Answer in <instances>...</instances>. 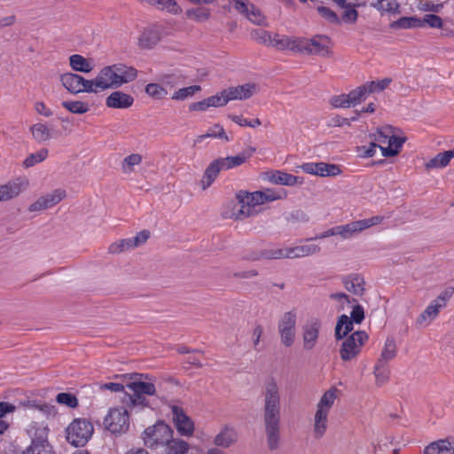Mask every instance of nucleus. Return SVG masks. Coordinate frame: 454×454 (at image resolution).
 <instances>
[{
	"label": "nucleus",
	"mask_w": 454,
	"mask_h": 454,
	"mask_svg": "<svg viewBox=\"0 0 454 454\" xmlns=\"http://www.w3.org/2000/svg\"><path fill=\"white\" fill-rule=\"evenodd\" d=\"M263 422L270 450L280 447V389L275 380H269L263 388Z\"/></svg>",
	"instance_id": "f257e3e1"
},
{
	"label": "nucleus",
	"mask_w": 454,
	"mask_h": 454,
	"mask_svg": "<svg viewBox=\"0 0 454 454\" xmlns=\"http://www.w3.org/2000/svg\"><path fill=\"white\" fill-rule=\"evenodd\" d=\"M137 71L135 67L122 63L106 66L100 69L92 80L93 93L109 89H117L136 79Z\"/></svg>",
	"instance_id": "f03ea898"
},
{
	"label": "nucleus",
	"mask_w": 454,
	"mask_h": 454,
	"mask_svg": "<svg viewBox=\"0 0 454 454\" xmlns=\"http://www.w3.org/2000/svg\"><path fill=\"white\" fill-rule=\"evenodd\" d=\"M94 433L93 424L87 419H74L66 428L67 441L75 447L84 446Z\"/></svg>",
	"instance_id": "7ed1b4c3"
},
{
	"label": "nucleus",
	"mask_w": 454,
	"mask_h": 454,
	"mask_svg": "<svg viewBox=\"0 0 454 454\" xmlns=\"http://www.w3.org/2000/svg\"><path fill=\"white\" fill-rule=\"evenodd\" d=\"M48 427L43 424L34 422L27 427V434L31 437V444L23 454H54L48 442Z\"/></svg>",
	"instance_id": "20e7f679"
},
{
	"label": "nucleus",
	"mask_w": 454,
	"mask_h": 454,
	"mask_svg": "<svg viewBox=\"0 0 454 454\" xmlns=\"http://www.w3.org/2000/svg\"><path fill=\"white\" fill-rule=\"evenodd\" d=\"M368 338V334L364 331H356L343 338L339 350L341 360L344 362L356 360Z\"/></svg>",
	"instance_id": "39448f33"
},
{
	"label": "nucleus",
	"mask_w": 454,
	"mask_h": 454,
	"mask_svg": "<svg viewBox=\"0 0 454 454\" xmlns=\"http://www.w3.org/2000/svg\"><path fill=\"white\" fill-rule=\"evenodd\" d=\"M172 437V429L163 422H158L153 427H147L143 434L145 444L158 452Z\"/></svg>",
	"instance_id": "423d86ee"
},
{
	"label": "nucleus",
	"mask_w": 454,
	"mask_h": 454,
	"mask_svg": "<svg viewBox=\"0 0 454 454\" xmlns=\"http://www.w3.org/2000/svg\"><path fill=\"white\" fill-rule=\"evenodd\" d=\"M143 379H147V375L140 374L138 379L127 384V387L133 392L129 396L131 409L146 407L148 401L144 395H153L155 394L154 385L152 382L143 380Z\"/></svg>",
	"instance_id": "0eeeda50"
},
{
	"label": "nucleus",
	"mask_w": 454,
	"mask_h": 454,
	"mask_svg": "<svg viewBox=\"0 0 454 454\" xmlns=\"http://www.w3.org/2000/svg\"><path fill=\"white\" fill-rule=\"evenodd\" d=\"M238 205H236L231 213V216L237 220H243L258 213L257 207L262 204L256 197L255 192L239 191L236 194Z\"/></svg>",
	"instance_id": "6e6552de"
},
{
	"label": "nucleus",
	"mask_w": 454,
	"mask_h": 454,
	"mask_svg": "<svg viewBox=\"0 0 454 454\" xmlns=\"http://www.w3.org/2000/svg\"><path fill=\"white\" fill-rule=\"evenodd\" d=\"M297 325V310L293 309L283 313L278 321V333L281 343L289 348L293 346L295 340Z\"/></svg>",
	"instance_id": "1a4fd4ad"
},
{
	"label": "nucleus",
	"mask_w": 454,
	"mask_h": 454,
	"mask_svg": "<svg viewBox=\"0 0 454 454\" xmlns=\"http://www.w3.org/2000/svg\"><path fill=\"white\" fill-rule=\"evenodd\" d=\"M384 217L381 215H375L371 218L354 221L343 225H338V235L343 239H348L354 235L360 233L368 228L381 223Z\"/></svg>",
	"instance_id": "9d476101"
},
{
	"label": "nucleus",
	"mask_w": 454,
	"mask_h": 454,
	"mask_svg": "<svg viewBox=\"0 0 454 454\" xmlns=\"http://www.w3.org/2000/svg\"><path fill=\"white\" fill-rule=\"evenodd\" d=\"M104 423L107 430L113 434L125 433L129 427V413L124 407L114 408L109 411Z\"/></svg>",
	"instance_id": "9b49d317"
},
{
	"label": "nucleus",
	"mask_w": 454,
	"mask_h": 454,
	"mask_svg": "<svg viewBox=\"0 0 454 454\" xmlns=\"http://www.w3.org/2000/svg\"><path fill=\"white\" fill-rule=\"evenodd\" d=\"M330 44V40L325 35H317L311 39H301L299 52L329 57L331 55Z\"/></svg>",
	"instance_id": "f8f14e48"
},
{
	"label": "nucleus",
	"mask_w": 454,
	"mask_h": 454,
	"mask_svg": "<svg viewBox=\"0 0 454 454\" xmlns=\"http://www.w3.org/2000/svg\"><path fill=\"white\" fill-rule=\"evenodd\" d=\"M322 322L317 317H310L306 320L301 327V337L303 349L310 351L314 349L318 342Z\"/></svg>",
	"instance_id": "ddd939ff"
},
{
	"label": "nucleus",
	"mask_w": 454,
	"mask_h": 454,
	"mask_svg": "<svg viewBox=\"0 0 454 454\" xmlns=\"http://www.w3.org/2000/svg\"><path fill=\"white\" fill-rule=\"evenodd\" d=\"M60 81L62 85L73 94L93 93L92 80H87L79 74L67 73L61 75Z\"/></svg>",
	"instance_id": "4468645a"
},
{
	"label": "nucleus",
	"mask_w": 454,
	"mask_h": 454,
	"mask_svg": "<svg viewBox=\"0 0 454 454\" xmlns=\"http://www.w3.org/2000/svg\"><path fill=\"white\" fill-rule=\"evenodd\" d=\"M172 421L179 434L191 436L194 432V423L184 412L183 408L176 405L171 406Z\"/></svg>",
	"instance_id": "2eb2a0df"
},
{
	"label": "nucleus",
	"mask_w": 454,
	"mask_h": 454,
	"mask_svg": "<svg viewBox=\"0 0 454 454\" xmlns=\"http://www.w3.org/2000/svg\"><path fill=\"white\" fill-rule=\"evenodd\" d=\"M67 196L66 191L56 189L51 193L45 194L36 200L28 207L29 212L43 211L51 208L59 203Z\"/></svg>",
	"instance_id": "dca6fc26"
},
{
	"label": "nucleus",
	"mask_w": 454,
	"mask_h": 454,
	"mask_svg": "<svg viewBox=\"0 0 454 454\" xmlns=\"http://www.w3.org/2000/svg\"><path fill=\"white\" fill-rule=\"evenodd\" d=\"M29 182L26 177H18L0 185V201L10 200L27 190Z\"/></svg>",
	"instance_id": "f3484780"
},
{
	"label": "nucleus",
	"mask_w": 454,
	"mask_h": 454,
	"mask_svg": "<svg viewBox=\"0 0 454 454\" xmlns=\"http://www.w3.org/2000/svg\"><path fill=\"white\" fill-rule=\"evenodd\" d=\"M235 4V9L240 13L246 14L249 20L257 25H262L265 21V17L262 12L254 4L248 5L245 0H232Z\"/></svg>",
	"instance_id": "a211bd4d"
},
{
	"label": "nucleus",
	"mask_w": 454,
	"mask_h": 454,
	"mask_svg": "<svg viewBox=\"0 0 454 454\" xmlns=\"http://www.w3.org/2000/svg\"><path fill=\"white\" fill-rule=\"evenodd\" d=\"M133 103V97L121 90L112 92L106 99V106L114 109H126L130 107Z\"/></svg>",
	"instance_id": "6ab92c4d"
},
{
	"label": "nucleus",
	"mask_w": 454,
	"mask_h": 454,
	"mask_svg": "<svg viewBox=\"0 0 454 454\" xmlns=\"http://www.w3.org/2000/svg\"><path fill=\"white\" fill-rule=\"evenodd\" d=\"M346 290L356 296H362L365 291L364 278L359 274H349L342 278Z\"/></svg>",
	"instance_id": "aec40b11"
},
{
	"label": "nucleus",
	"mask_w": 454,
	"mask_h": 454,
	"mask_svg": "<svg viewBox=\"0 0 454 454\" xmlns=\"http://www.w3.org/2000/svg\"><path fill=\"white\" fill-rule=\"evenodd\" d=\"M229 101L231 100H244L251 98L256 90V86L254 83H246L243 85L230 87L225 89Z\"/></svg>",
	"instance_id": "412c9836"
},
{
	"label": "nucleus",
	"mask_w": 454,
	"mask_h": 454,
	"mask_svg": "<svg viewBox=\"0 0 454 454\" xmlns=\"http://www.w3.org/2000/svg\"><path fill=\"white\" fill-rule=\"evenodd\" d=\"M160 40V33L158 27H146L138 37V45L142 49H152Z\"/></svg>",
	"instance_id": "4be33fe9"
},
{
	"label": "nucleus",
	"mask_w": 454,
	"mask_h": 454,
	"mask_svg": "<svg viewBox=\"0 0 454 454\" xmlns=\"http://www.w3.org/2000/svg\"><path fill=\"white\" fill-rule=\"evenodd\" d=\"M238 439V434L234 427L224 426L215 435L214 443L222 448H228L233 444Z\"/></svg>",
	"instance_id": "5701e85b"
},
{
	"label": "nucleus",
	"mask_w": 454,
	"mask_h": 454,
	"mask_svg": "<svg viewBox=\"0 0 454 454\" xmlns=\"http://www.w3.org/2000/svg\"><path fill=\"white\" fill-rule=\"evenodd\" d=\"M454 448V438L439 440L426 447L424 454H450Z\"/></svg>",
	"instance_id": "b1692460"
},
{
	"label": "nucleus",
	"mask_w": 454,
	"mask_h": 454,
	"mask_svg": "<svg viewBox=\"0 0 454 454\" xmlns=\"http://www.w3.org/2000/svg\"><path fill=\"white\" fill-rule=\"evenodd\" d=\"M442 307H438V304L432 301L425 310L418 317L416 324L419 327H425L429 325L433 320H434L438 315Z\"/></svg>",
	"instance_id": "393cba45"
},
{
	"label": "nucleus",
	"mask_w": 454,
	"mask_h": 454,
	"mask_svg": "<svg viewBox=\"0 0 454 454\" xmlns=\"http://www.w3.org/2000/svg\"><path fill=\"white\" fill-rule=\"evenodd\" d=\"M338 393L339 389L335 387L325 391L317 403L316 411L329 414L331 408L333 406L338 397Z\"/></svg>",
	"instance_id": "a878e982"
},
{
	"label": "nucleus",
	"mask_w": 454,
	"mask_h": 454,
	"mask_svg": "<svg viewBox=\"0 0 454 454\" xmlns=\"http://www.w3.org/2000/svg\"><path fill=\"white\" fill-rule=\"evenodd\" d=\"M287 258L294 259L309 256L317 254L320 251V247L315 244L301 245L292 247H286Z\"/></svg>",
	"instance_id": "bb28decb"
},
{
	"label": "nucleus",
	"mask_w": 454,
	"mask_h": 454,
	"mask_svg": "<svg viewBox=\"0 0 454 454\" xmlns=\"http://www.w3.org/2000/svg\"><path fill=\"white\" fill-rule=\"evenodd\" d=\"M221 170H224V169H223V168H222V163L220 162L219 159L213 160L208 165V167L206 168L203 177L200 181L201 187L203 190H206L213 184V182L217 177L218 173Z\"/></svg>",
	"instance_id": "cd10ccee"
},
{
	"label": "nucleus",
	"mask_w": 454,
	"mask_h": 454,
	"mask_svg": "<svg viewBox=\"0 0 454 454\" xmlns=\"http://www.w3.org/2000/svg\"><path fill=\"white\" fill-rule=\"evenodd\" d=\"M189 444L181 439L171 438L164 447L159 451V454H187Z\"/></svg>",
	"instance_id": "c85d7f7f"
},
{
	"label": "nucleus",
	"mask_w": 454,
	"mask_h": 454,
	"mask_svg": "<svg viewBox=\"0 0 454 454\" xmlns=\"http://www.w3.org/2000/svg\"><path fill=\"white\" fill-rule=\"evenodd\" d=\"M329 414L316 411L313 422V435L316 439L322 438L328 428Z\"/></svg>",
	"instance_id": "c756f323"
},
{
	"label": "nucleus",
	"mask_w": 454,
	"mask_h": 454,
	"mask_svg": "<svg viewBox=\"0 0 454 454\" xmlns=\"http://www.w3.org/2000/svg\"><path fill=\"white\" fill-rule=\"evenodd\" d=\"M254 152V149L250 148L248 151L242 152L235 156L219 158L220 162L222 163V168H223L224 170H227L234 167L240 166L253 154Z\"/></svg>",
	"instance_id": "7c9ffc66"
},
{
	"label": "nucleus",
	"mask_w": 454,
	"mask_h": 454,
	"mask_svg": "<svg viewBox=\"0 0 454 454\" xmlns=\"http://www.w3.org/2000/svg\"><path fill=\"white\" fill-rule=\"evenodd\" d=\"M270 182L276 184H281V185H287V186H294L297 184H301V182L299 181V177L295 176L294 175L276 170L272 172L269 176Z\"/></svg>",
	"instance_id": "2f4dec72"
},
{
	"label": "nucleus",
	"mask_w": 454,
	"mask_h": 454,
	"mask_svg": "<svg viewBox=\"0 0 454 454\" xmlns=\"http://www.w3.org/2000/svg\"><path fill=\"white\" fill-rule=\"evenodd\" d=\"M256 197L259 200L260 204H264L265 202L274 201L278 200H283L286 198L287 193L285 190H274V189H264L262 191L254 192Z\"/></svg>",
	"instance_id": "473e14b6"
},
{
	"label": "nucleus",
	"mask_w": 454,
	"mask_h": 454,
	"mask_svg": "<svg viewBox=\"0 0 454 454\" xmlns=\"http://www.w3.org/2000/svg\"><path fill=\"white\" fill-rule=\"evenodd\" d=\"M262 258L268 260L287 258V249L286 247L264 249L248 257V259L252 261H257Z\"/></svg>",
	"instance_id": "72a5a7b5"
},
{
	"label": "nucleus",
	"mask_w": 454,
	"mask_h": 454,
	"mask_svg": "<svg viewBox=\"0 0 454 454\" xmlns=\"http://www.w3.org/2000/svg\"><path fill=\"white\" fill-rule=\"evenodd\" d=\"M301 39H293L286 35H275L270 43L278 49H289L299 52Z\"/></svg>",
	"instance_id": "f704fd0d"
},
{
	"label": "nucleus",
	"mask_w": 454,
	"mask_h": 454,
	"mask_svg": "<svg viewBox=\"0 0 454 454\" xmlns=\"http://www.w3.org/2000/svg\"><path fill=\"white\" fill-rule=\"evenodd\" d=\"M404 138L396 137L395 133L387 141L388 146H380L381 153L384 157H393L399 153L404 143Z\"/></svg>",
	"instance_id": "c9c22d12"
},
{
	"label": "nucleus",
	"mask_w": 454,
	"mask_h": 454,
	"mask_svg": "<svg viewBox=\"0 0 454 454\" xmlns=\"http://www.w3.org/2000/svg\"><path fill=\"white\" fill-rule=\"evenodd\" d=\"M69 63L73 70L82 73H90L94 67L91 61L80 54L71 55Z\"/></svg>",
	"instance_id": "e433bc0d"
},
{
	"label": "nucleus",
	"mask_w": 454,
	"mask_h": 454,
	"mask_svg": "<svg viewBox=\"0 0 454 454\" xmlns=\"http://www.w3.org/2000/svg\"><path fill=\"white\" fill-rule=\"evenodd\" d=\"M353 321L347 315H341L336 324L334 336L337 340L346 338L353 330Z\"/></svg>",
	"instance_id": "4c0bfd02"
},
{
	"label": "nucleus",
	"mask_w": 454,
	"mask_h": 454,
	"mask_svg": "<svg viewBox=\"0 0 454 454\" xmlns=\"http://www.w3.org/2000/svg\"><path fill=\"white\" fill-rule=\"evenodd\" d=\"M33 138L38 142L43 143L52 137L51 129L44 123L38 122L30 127Z\"/></svg>",
	"instance_id": "58836bf2"
},
{
	"label": "nucleus",
	"mask_w": 454,
	"mask_h": 454,
	"mask_svg": "<svg viewBox=\"0 0 454 454\" xmlns=\"http://www.w3.org/2000/svg\"><path fill=\"white\" fill-rule=\"evenodd\" d=\"M371 6L380 12L399 13L400 4L397 0H372Z\"/></svg>",
	"instance_id": "ea45409f"
},
{
	"label": "nucleus",
	"mask_w": 454,
	"mask_h": 454,
	"mask_svg": "<svg viewBox=\"0 0 454 454\" xmlns=\"http://www.w3.org/2000/svg\"><path fill=\"white\" fill-rule=\"evenodd\" d=\"M146 2L151 5L157 7L160 10L166 11L172 14H178L182 12L181 7L175 0H140Z\"/></svg>",
	"instance_id": "a19ab883"
},
{
	"label": "nucleus",
	"mask_w": 454,
	"mask_h": 454,
	"mask_svg": "<svg viewBox=\"0 0 454 454\" xmlns=\"http://www.w3.org/2000/svg\"><path fill=\"white\" fill-rule=\"evenodd\" d=\"M391 28L394 29H412V28H420V18L411 16V17H402L397 20L394 21L390 25Z\"/></svg>",
	"instance_id": "79ce46f5"
},
{
	"label": "nucleus",
	"mask_w": 454,
	"mask_h": 454,
	"mask_svg": "<svg viewBox=\"0 0 454 454\" xmlns=\"http://www.w3.org/2000/svg\"><path fill=\"white\" fill-rule=\"evenodd\" d=\"M396 356V345L394 338L388 337L384 344L383 350L378 363L386 364Z\"/></svg>",
	"instance_id": "37998d69"
},
{
	"label": "nucleus",
	"mask_w": 454,
	"mask_h": 454,
	"mask_svg": "<svg viewBox=\"0 0 454 454\" xmlns=\"http://www.w3.org/2000/svg\"><path fill=\"white\" fill-rule=\"evenodd\" d=\"M62 106L70 113L76 114H82L90 110L89 103L79 100L63 101Z\"/></svg>",
	"instance_id": "c03bdc74"
},
{
	"label": "nucleus",
	"mask_w": 454,
	"mask_h": 454,
	"mask_svg": "<svg viewBox=\"0 0 454 454\" xmlns=\"http://www.w3.org/2000/svg\"><path fill=\"white\" fill-rule=\"evenodd\" d=\"M145 93L149 97H151L154 99H162L168 94V89L165 88L161 84V82L160 83H154V82L148 83L145 86Z\"/></svg>",
	"instance_id": "a18cd8bd"
},
{
	"label": "nucleus",
	"mask_w": 454,
	"mask_h": 454,
	"mask_svg": "<svg viewBox=\"0 0 454 454\" xmlns=\"http://www.w3.org/2000/svg\"><path fill=\"white\" fill-rule=\"evenodd\" d=\"M369 94L370 92L368 90V87L366 86V84L359 86L356 89L351 90L349 93H348L349 104L351 105V106H355L360 104L363 100H364L367 95Z\"/></svg>",
	"instance_id": "49530a36"
},
{
	"label": "nucleus",
	"mask_w": 454,
	"mask_h": 454,
	"mask_svg": "<svg viewBox=\"0 0 454 454\" xmlns=\"http://www.w3.org/2000/svg\"><path fill=\"white\" fill-rule=\"evenodd\" d=\"M394 134V129L391 126H383L377 129L376 132L372 134L370 137L376 143L387 144Z\"/></svg>",
	"instance_id": "de8ad7c7"
},
{
	"label": "nucleus",
	"mask_w": 454,
	"mask_h": 454,
	"mask_svg": "<svg viewBox=\"0 0 454 454\" xmlns=\"http://www.w3.org/2000/svg\"><path fill=\"white\" fill-rule=\"evenodd\" d=\"M450 161L448 151L436 154L433 159L426 163V168H442L446 167Z\"/></svg>",
	"instance_id": "09e8293b"
},
{
	"label": "nucleus",
	"mask_w": 454,
	"mask_h": 454,
	"mask_svg": "<svg viewBox=\"0 0 454 454\" xmlns=\"http://www.w3.org/2000/svg\"><path fill=\"white\" fill-rule=\"evenodd\" d=\"M49 155V151L46 148H42L36 153L29 154L23 161L25 168H31L40 162H43Z\"/></svg>",
	"instance_id": "8fccbe9b"
},
{
	"label": "nucleus",
	"mask_w": 454,
	"mask_h": 454,
	"mask_svg": "<svg viewBox=\"0 0 454 454\" xmlns=\"http://www.w3.org/2000/svg\"><path fill=\"white\" fill-rule=\"evenodd\" d=\"M142 162V156L139 153H132L125 157L121 162V170L124 174H130L134 171V167Z\"/></svg>",
	"instance_id": "3c124183"
},
{
	"label": "nucleus",
	"mask_w": 454,
	"mask_h": 454,
	"mask_svg": "<svg viewBox=\"0 0 454 454\" xmlns=\"http://www.w3.org/2000/svg\"><path fill=\"white\" fill-rule=\"evenodd\" d=\"M200 90V86L199 85H192L185 88L179 89L176 90L171 98L176 101H184L188 98L193 96L196 92Z\"/></svg>",
	"instance_id": "603ef678"
},
{
	"label": "nucleus",
	"mask_w": 454,
	"mask_h": 454,
	"mask_svg": "<svg viewBox=\"0 0 454 454\" xmlns=\"http://www.w3.org/2000/svg\"><path fill=\"white\" fill-rule=\"evenodd\" d=\"M341 172L339 166L325 162H318L317 176H335Z\"/></svg>",
	"instance_id": "864d4df0"
},
{
	"label": "nucleus",
	"mask_w": 454,
	"mask_h": 454,
	"mask_svg": "<svg viewBox=\"0 0 454 454\" xmlns=\"http://www.w3.org/2000/svg\"><path fill=\"white\" fill-rule=\"evenodd\" d=\"M421 27L441 28L443 25L442 18L436 14H425L420 18Z\"/></svg>",
	"instance_id": "5fc2aeb1"
},
{
	"label": "nucleus",
	"mask_w": 454,
	"mask_h": 454,
	"mask_svg": "<svg viewBox=\"0 0 454 454\" xmlns=\"http://www.w3.org/2000/svg\"><path fill=\"white\" fill-rule=\"evenodd\" d=\"M133 248L130 239L129 238L112 243L108 247V252L111 254H120Z\"/></svg>",
	"instance_id": "6e6d98bb"
},
{
	"label": "nucleus",
	"mask_w": 454,
	"mask_h": 454,
	"mask_svg": "<svg viewBox=\"0 0 454 454\" xmlns=\"http://www.w3.org/2000/svg\"><path fill=\"white\" fill-rule=\"evenodd\" d=\"M56 401L69 408H75L78 405L76 396L71 393H59L57 395Z\"/></svg>",
	"instance_id": "4d7b16f0"
},
{
	"label": "nucleus",
	"mask_w": 454,
	"mask_h": 454,
	"mask_svg": "<svg viewBox=\"0 0 454 454\" xmlns=\"http://www.w3.org/2000/svg\"><path fill=\"white\" fill-rule=\"evenodd\" d=\"M207 101L209 103L210 107H219L225 106L229 102V98L226 90H223L216 95L208 97Z\"/></svg>",
	"instance_id": "13d9d810"
},
{
	"label": "nucleus",
	"mask_w": 454,
	"mask_h": 454,
	"mask_svg": "<svg viewBox=\"0 0 454 454\" xmlns=\"http://www.w3.org/2000/svg\"><path fill=\"white\" fill-rule=\"evenodd\" d=\"M391 82L392 80L390 78H384L380 81H372L365 84L368 87L369 92L373 93L384 90L386 88H387Z\"/></svg>",
	"instance_id": "bf43d9fd"
},
{
	"label": "nucleus",
	"mask_w": 454,
	"mask_h": 454,
	"mask_svg": "<svg viewBox=\"0 0 454 454\" xmlns=\"http://www.w3.org/2000/svg\"><path fill=\"white\" fill-rule=\"evenodd\" d=\"M384 364L378 363L374 366V375L376 378V383L382 385L388 380V372L384 368Z\"/></svg>",
	"instance_id": "052dcab7"
},
{
	"label": "nucleus",
	"mask_w": 454,
	"mask_h": 454,
	"mask_svg": "<svg viewBox=\"0 0 454 454\" xmlns=\"http://www.w3.org/2000/svg\"><path fill=\"white\" fill-rule=\"evenodd\" d=\"M330 104L335 108H348L351 107L349 104L348 95L340 94L334 96L330 99Z\"/></svg>",
	"instance_id": "680f3d73"
},
{
	"label": "nucleus",
	"mask_w": 454,
	"mask_h": 454,
	"mask_svg": "<svg viewBox=\"0 0 454 454\" xmlns=\"http://www.w3.org/2000/svg\"><path fill=\"white\" fill-rule=\"evenodd\" d=\"M318 13L331 23L339 24L340 22L338 15L331 9L325 6L317 7Z\"/></svg>",
	"instance_id": "e2e57ef3"
},
{
	"label": "nucleus",
	"mask_w": 454,
	"mask_h": 454,
	"mask_svg": "<svg viewBox=\"0 0 454 454\" xmlns=\"http://www.w3.org/2000/svg\"><path fill=\"white\" fill-rule=\"evenodd\" d=\"M380 146L381 145L372 140L368 146H360L357 151L362 157L369 158L375 154L376 149L380 148Z\"/></svg>",
	"instance_id": "0e129e2a"
},
{
	"label": "nucleus",
	"mask_w": 454,
	"mask_h": 454,
	"mask_svg": "<svg viewBox=\"0 0 454 454\" xmlns=\"http://www.w3.org/2000/svg\"><path fill=\"white\" fill-rule=\"evenodd\" d=\"M454 294V287H448L443 290L434 300L438 304V307H442V309L446 306L447 301L450 299V297Z\"/></svg>",
	"instance_id": "69168bd1"
},
{
	"label": "nucleus",
	"mask_w": 454,
	"mask_h": 454,
	"mask_svg": "<svg viewBox=\"0 0 454 454\" xmlns=\"http://www.w3.org/2000/svg\"><path fill=\"white\" fill-rule=\"evenodd\" d=\"M342 8L345 9L342 14V20L346 23H354L357 20L358 16L355 7L346 4V6Z\"/></svg>",
	"instance_id": "338daca9"
},
{
	"label": "nucleus",
	"mask_w": 454,
	"mask_h": 454,
	"mask_svg": "<svg viewBox=\"0 0 454 454\" xmlns=\"http://www.w3.org/2000/svg\"><path fill=\"white\" fill-rule=\"evenodd\" d=\"M150 237V232L146 230L139 231L134 238H129L134 248L143 245Z\"/></svg>",
	"instance_id": "774afa93"
}]
</instances>
